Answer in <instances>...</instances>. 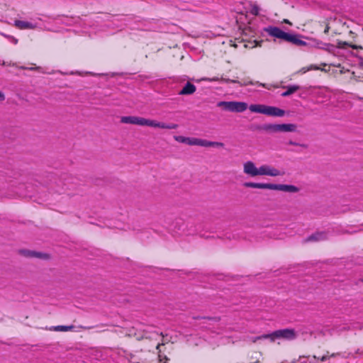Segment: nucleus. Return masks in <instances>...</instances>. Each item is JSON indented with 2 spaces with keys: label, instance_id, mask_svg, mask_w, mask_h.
I'll return each mask as SVG.
<instances>
[{
  "label": "nucleus",
  "instance_id": "7",
  "mask_svg": "<svg viewBox=\"0 0 363 363\" xmlns=\"http://www.w3.org/2000/svg\"><path fill=\"white\" fill-rule=\"evenodd\" d=\"M218 106L223 110L237 113L243 112L247 108V104L240 101H220Z\"/></svg>",
  "mask_w": 363,
  "mask_h": 363
},
{
  "label": "nucleus",
  "instance_id": "24",
  "mask_svg": "<svg viewBox=\"0 0 363 363\" xmlns=\"http://www.w3.org/2000/svg\"><path fill=\"white\" fill-rule=\"evenodd\" d=\"M251 13L253 15L257 16L259 14V8H258V6H253L252 10H251Z\"/></svg>",
  "mask_w": 363,
  "mask_h": 363
},
{
  "label": "nucleus",
  "instance_id": "36",
  "mask_svg": "<svg viewBox=\"0 0 363 363\" xmlns=\"http://www.w3.org/2000/svg\"><path fill=\"white\" fill-rule=\"evenodd\" d=\"M362 282L363 283V279H362Z\"/></svg>",
  "mask_w": 363,
  "mask_h": 363
},
{
  "label": "nucleus",
  "instance_id": "11",
  "mask_svg": "<svg viewBox=\"0 0 363 363\" xmlns=\"http://www.w3.org/2000/svg\"><path fill=\"white\" fill-rule=\"evenodd\" d=\"M327 238L326 233L325 232H317L311 235L308 236L307 238L304 240V242H317L320 240H323Z\"/></svg>",
  "mask_w": 363,
  "mask_h": 363
},
{
  "label": "nucleus",
  "instance_id": "35",
  "mask_svg": "<svg viewBox=\"0 0 363 363\" xmlns=\"http://www.w3.org/2000/svg\"><path fill=\"white\" fill-rule=\"evenodd\" d=\"M2 35H4V37L9 38V36H7L6 35H4V34H2Z\"/></svg>",
  "mask_w": 363,
  "mask_h": 363
},
{
  "label": "nucleus",
  "instance_id": "3",
  "mask_svg": "<svg viewBox=\"0 0 363 363\" xmlns=\"http://www.w3.org/2000/svg\"><path fill=\"white\" fill-rule=\"evenodd\" d=\"M243 172L250 177H255L259 175H267L271 177H277L284 175V172H281L277 169L271 166L264 164L257 168L255 163L252 161H247L243 164Z\"/></svg>",
  "mask_w": 363,
  "mask_h": 363
},
{
  "label": "nucleus",
  "instance_id": "17",
  "mask_svg": "<svg viewBox=\"0 0 363 363\" xmlns=\"http://www.w3.org/2000/svg\"><path fill=\"white\" fill-rule=\"evenodd\" d=\"M342 356L341 352H334L329 355V352H326V354L322 356V357H318L316 355H313V357L315 359L320 360V362H325L330 357H340Z\"/></svg>",
  "mask_w": 363,
  "mask_h": 363
},
{
  "label": "nucleus",
  "instance_id": "10",
  "mask_svg": "<svg viewBox=\"0 0 363 363\" xmlns=\"http://www.w3.org/2000/svg\"><path fill=\"white\" fill-rule=\"evenodd\" d=\"M24 257H30V258H38L40 259L48 260L50 259V255L47 253H43L40 252H35L32 250H24Z\"/></svg>",
  "mask_w": 363,
  "mask_h": 363
},
{
  "label": "nucleus",
  "instance_id": "14",
  "mask_svg": "<svg viewBox=\"0 0 363 363\" xmlns=\"http://www.w3.org/2000/svg\"><path fill=\"white\" fill-rule=\"evenodd\" d=\"M266 32L271 36L280 39L282 33L281 29L275 26H270L265 29Z\"/></svg>",
  "mask_w": 363,
  "mask_h": 363
},
{
  "label": "nucleus",
  "instance_id": "15",
  "mask_svg": "<svg viewBox=\"0 0 363 363\" xmlns=\"http://www.w3.org/2000/svg\"><path fill=\"white\" fill-rule=\"evenodd\" d=\"M288 43H291L297 46H303L306 45L305 41L299 38V35L294 34L290 35Z\"/></svg>",
  "mask_w": 363,
  "mask_h": 363
},
{
  "label": "nucleus",
  "instance_id": "9",
  "mask_svg": "<svg viewBox=\"0 0 363 363\" xmlns=\"http://www.w3.org/2000/svg\"><path fill=\"white\" fill-rule=\"evenodd\" d=\"M198 146L201 147H223L224 143L221 142H213V141H208L204 139L197 138L196 140V145Z\"/></svg>",
  "mask_w": 363,
  "mask_h": 363
},
{
  "label": "nucleus",
  "instance_id": "1",
  "mask_svg": "<svg viewBox=\"0 0 363 363\" xmlns=\"http://www.w3.org/2000/svg\"><path fill=\"white\" fill-rule=\"evenodd\" d=\"M326 28L328 29V32L330 30L334 35H340L348 31L352 40L343 41L337 40L336 45L337 48L346 49L351 48L354 50H362L363 51V47L355 43L357 42V34L352 30H348L349 26L347 25L346 22L343 21L342 19L336 17L328 18V27H326Z\"/></svg>",
  "mask_w": 363,
  "mask_h": 363
},
{
  "label": "nucleus",
  "instance_id": "20",
  "mask_svg": "<svg viewBox=\"0 0 363 363\" xmlns=\"http://www.w3.org/2000/svg\"><path fill=\"white\" fill-rule=\"evenodd\" d=\"M262 130L269 133H278L279 124H265L263 125Z\"/></svg>",
  "mask_w": 363,
  "mask_h": 363
},
{
  "label": "nucleus",
  "instance_id": "31",
  "mask_svg": "<svg viewBox=\"0 0 363 363\" xmlns=\"http://www.w3.org/2000/svg\"><path fill=\"white\" fill-rule=\"evenodd\" d=\"M18 252H19L21 255H23V250H18Z\"/></svg>",
  "mask_w": 363,
  "mask_h": 363
},
{
  "label": "nucleus",
  "instance_id": "18",
  "mask_svg": "<svg viewBox=\"0 0 363 363\" xmlns=\"http://www.w3.org/2000/svg\"><path fill=\"white\" fill-rule=\"evenodd\" d=\"M74 328V325H57L53 326L50 328V330L57 331V332H67L72 331Z\"/></svg>",
  "mask_w": 363,
  "mask_h": 363
},
{
  "label": "nucleus",
  "instance_id": "25",
  "mask_svg": "<svg viewBox=\"0 0 363 363\" xmlns=\"http://www.w3.org/2000/svg\"><path fill=\"white\" fill-rule=\"evenodd\" d=\"M35 26L30 23H28V22H24V29H27V28H34Z\"/></svg>",
  "mask_w": 363,
  "mask_h": 363
},
{
  "label": "nucleus",
  "instance_id": "33",
  "mask_svg": "<svg viewBox=\"0 0 363 363\" xmlns=\"http://www.w3.org/2000/svg\"><path fill=\"white\" fill-rule=\"evenodd\" d=\"M0 65H4V62L0 60Z\"/></svg>",
  "mask_w": 363,
  "mask_h": 363
},
{
  "label": "nucleus",
  "instance_id": "16",
  "mask_svg": "<svg viewBox=\"0 0 363 363\" xmlns=\"http://www.w3.org/2000/svg\"><path fill=\"white\" fill-rule=\"evenodd\" d=\"M296 128V125L293 123L279 124V132H295Z\"/></svg>",
  "mask_w": 363,
  "mask_h": 363
},
{
  "label": "nucleus",
  "instance_id": "19",
  "mask_svg": "<svg viewBox=\"0 0 363 363\" xmlns=\"http://www.w3.org/2000/svg\"><path fill=\"white\" fill-rule=\"evenodd\" d=\"M285 88L286 89V91L281 94V96L284 97L290 96L291 94L295 93L300 89L299 86L298 85L288 86H286Z\"/></svg>",
  "mask_w": 363,
  "mask_h": 363
},
{
  "label": "nucleus",
  "instance_id": "4",
  "mask_svg": "<svg viewBox=\"0 0 363 363\" xmlns=\"http://www.w3.org/2000/svg\"><path fill=\"white\" fill-rule=\"evenodd\" d=\"M245 187L255 188L261 189H271L278 190L286 192L296 193L298 191V188L294 185L288 184H274L266 183H255V182H245L243 184Z\"/></svg>",
  "mask_w": 363,
  "mask_h": 363
},
{
  "label": "nucleus",
  "instance_id": "30",
  "mask_svg": "<svg viewBox=\"0 0 363 363\" xmlns=\"http://www.w3.org/2000/svg\"><path fill=\"white\" fill-rule=\"evenodd\" d=\"M11 38H12V41H13V43L14 44H16V43H18V40H17V39H16V38H13V37H11Z\"/></svg>",
  "mask_w": 363,
  "mask_h": 363
},
{
  "label": "nucleus",
  "instance_id": "21",
  "mask_svg": "<svg viewBox=\"0 0 363 363\" xmlns=\"http://www.w3.org/2000/svg\"><path fill=\"white\" fill-rule=\"evenodd\" d=\"M290 35H291L290 33H286L284 31L281 34L280 39L284 41L288 42Z\"/></svg>",
  "mask_w": 363,
  "mask_h": 363
},
{
  "label": "nucleus",
  "instance_id": "32",
  "mask_svg": "<svg viewBox=\"0 0 363 363\" xmlns=\"http://www.w3.org/2000/svg\"><path fill=\"white\" fill-rule=\"evenodd\" d=\"M160 347V343H158V344L157 345L156 347H157V349H159V347Z\"/></svg>",
  "mask_w": 363,
  "mask_h": 363
},
{
  "label": "nucleus",
  "instance_id": "13",
  "mask_svg": "<svg viewBox=\"0 0 363 363\" xmlns=\"http://www.w3.org/2000/svg\"><path fill=\"white\" fill-rule=\"evenodd\" d=\"M174 140L179 143H185L189 145H195L196 138L184 137L182 135H176Z\"/></svg>",
  "mask_w": 363,
  "mask_h": 363
},
{
  "label": "nucleus",
  "instance_id": "23",
  "mask_svg": "<svg viewBox=\"0 0 363 363\" xmlns=\"http://www.w3.org/2000/svg\"><path fill=\"white\" fill-rule=\"evenodd\" d=\"M14 24L19 29H23V21H21V20H16V21H15V23Z\"/></svg>",
  "mask_w": 363,
  "mask_h": 363
},
{
  "label": "nucleus",
  "instance_id": "5",
  "mask_svg": "<svg viewBox=\"0 0 363 363\" xmlns=\"http://www.w3.org/2000/svg\"><path fill=\"white\" fill-rule=\"evenodd\" d=\"M297 337V333L293 328H285L277 330L270 334H264L257 337V340L269 339L271 342H274L277 339H283L286 340H294Z\"/></svg>",
  "mask_w": 363,
  "mask_h": 363
},
{
  "label": "nucleus",
  "instance_id": "12",
  "mask_svg": "<svg viewBox=\"0 0 363 363\" xmlns=\"http://www.w3.org/2000/svg\"><path fill=\"white\" fill-rule=\"evenodd\" d=\"M196 86L191 82H187L185 86L179 91V95H189L192 94L196 91Z\"/></svg>",
  "mask_w": 363,
  "mask_h": 363
},
{
  "label": "nucleus",
  "instance_id": "6",
  "mask_svg": "<svg viewBox=\"0 0 363 363\" xmlns=\"http://www.w3.org/2000/svg\"><path fill=\"white\" fill-rule=\"evenodd\" d=\"M249 109L253 113H259L271 116L281 117L285 114V111L278 107L264 104H252L250 106Z\"/></svg>",
  "mask_w": 363,
  "mask_h": 363
},
{
  "label": "nucleus",
  "instance_id": "29",
  "mask_svg": "<svg viewBox=\"0 0 363 363\" xmlns=\"http://www.w3.org/2000/svg\"><path fill=\"white\" fill-rule=\"evenodd\" d=\"M284 23L291 25V23L288 19H284L283 21Z\"/></svg>",
  "mask_w": 363,
  "mask_h": 363
},
{
  "label": "nucleus",
  "instance_id": "2",
  "mask_svg": "<svg viewBox=\"0 0 363 363\" xmlns=\"http://www.w3.org/2000/svg\"><path fill=\"white\" fill-rule=\"evenodd\" d=\"M121 122L125 124H132L169 130L177 129L178 128V125L176 123H164L155 120L135 116H122L121 118Z\"/></svg>",
  "mask_w": 363,
  "mask_h": 363
},
{
  "label": "nucleus",
  "instance_id": "27",
  "mask_svg": "<svg viewBox=\"0 0 363 363\" xmlns=\"http://www.w3.org/2000/svg\"><path fill=\"white\" fill-rule=\"evenodd\" d=\"M203 318H206V319H208V320H216V321H218L220 320L219 318H211V317H204Z\"/></svg>",
  "mask_w": 363,
  "mask_h": 363
},
{
  "label": "nucleus",
  "instance_id": "22",
  "mask_svg": "<svg viewBox=\"0 0 363 363\" xmlns=\"http://www.w3.org/2000/svg\"><path fill=\"white\" fill-rule=\"evenodd\" d=\"M290 145H296V146H300V147H302L305 149H306L308 147V145L306 144H299V143H295V142H293V141H289V143Z\"/></svg>",
  "mask_w": 363,
  "mask_h": 363
},
{
  "label": "nucleus",
  "instance_id": "34",
  "mask_svg": "<svg viewBox=\"0 0 363 363\" xmlns=\"http://www.w3.org/2000/svg\"><path fill=\"white\" fill-rule=\"evenodd\" d=\"M131 363H138L137 362H133V360H131Z\"/></svg>",
  "mask_w": 363,
  "mask_h": 363
},
{
  "label": "nucleus",
  "instance_id": "28",
  "mask_svg": "<svg viewBox=\"0 0 363 363\" xmlns=\"http://www.w3.org/2000/svg\"><path fill=\"white\" fill-rule=\"evenodd\" d=\"M80 328L83 329V330H89V329H91L93 328L94 327L93 326H89V327H86V326H79Z\"/></svg>",
  "mask_w": 363,
  "mask_h": 363
},
{
  "label": "nucleus",
  "instance_id": "26",
  "mask_svg": "<svg viewBox=\"0 0 363 363\" xmlns=\"http://www.w3.org/2000/svg\"><path fill=\"white\" fill-rule=\"evenodd\" d=\"M5 100V95L4 94L0 91V101H3Z\"/></svg>",
  "mask_w": 363,
  "mask_h": 363
},
{
  "label": "nucleus",
  "instance_id": "8",
  "mask_svg": "<svg viewBox=\"0 0 363 363\" xmlns=\"http://www.w3.org/2000/svg\"><path fill=\"white\" fill-rule=\"evenodd\" d=\"M328 18H323L322 20L315 21L313 23V26L314 28L313 32L316 33H323L325 34L328 33V29L326 28L328 27Z\"/></svg>",
  "mask_w": 363,
  "mask_h": 363
}]
</instances>
